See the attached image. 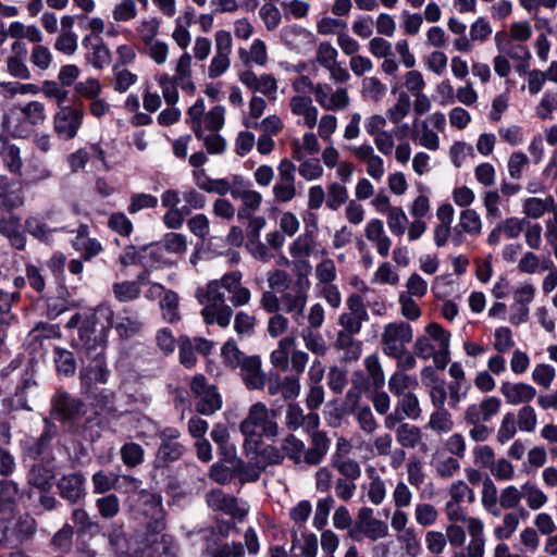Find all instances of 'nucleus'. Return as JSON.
<instances>
[{"label": "nucleus", "mask_w": 557, "mask_h": 557, "mask_svg": "<svg viewBox=\"0 0 557 557\" xmlns=\"http://www.w3.org/2000/svg\"><path fill=\"white\" fill-rule=\"evenodd\" d=\"M113 309L108 304H100L88 315L79 327V334L74 339L75 347L85 355L86 364L79 370L82 392L90 396L94 387L106 384L111 371L108 368L104 349L109 331L111 330Z\"/></svg>", "instance_id": "1"}, {"label": "nucleus", "mask_w": 557, "mask_h": 557, "mask_svg": "<svg viewBox=\"0 0 557 557\" xmlns=\"http://www.w3.org/2000/svg\"><path fill=\"white\" fill-rule=\"evenodd\" d=\"M245 436L244 449L249 456L256 454L262 436L274 437L277 434L275 414L270 411L263 403H256L250 406L247 417L239 425Z\"/></svg>", "instance_id": "2"}, {"label": "nucleus", "mask_w": 557, "mask_h": 557, "mask_svg": "<svg viewBox=\"0 0 557 557\" xmlns=\"http://www.w3.org/2000/svg\"><path fill=\"white\" fill-rule=\"evenodd\" d=\"M134 517L146 525L147 533H160L165 528L162 497L140 490L133 505Z\"/></svg>", "instance_id": "3"}, {"label": "nucleus", "mask_w": 557, "mask_h": 557, "mask_svg": "<svg viewBox=\"0 0 557 557\" xmlns=\"http://www.w3.org/2000/svg\"><path fill=\"white\" fill-rule=\"evenodd\" d=\"M225 108L214 106L206 112V104L202 98L196 102L186 112V123L189 125L196 138L203 137L206 132H220L225 124Z\"/></svg>", "instance_id": "4"}, {"label": "nucleus", "mask_w": 557, "mask_h": 557, "mask_svg": "<svg viewBox=\"0 0 557 557\" xmlns=\"http://www.w3.org/2000/svg\"><path fill=\"white\" fill-rule=\"evenodd\" d=\"M309 287L308 280H296L281 293V311L290 315L297 325L305 322Z\"/></svg>", "instance_id": "5"}, {"label": "nucleus", "mask_w": 557, "mask_h": 557, "mask_svg": "<svg viewBox=\"0 0 557 557\" xmlns=\"http://www.w3.org/2000/svg\"><path fill=\"white\" fill-rule=\"evenodd\" d=\"M84 117L82 106H61L53 115V131L60 139L71 140L77 136Z\"/></svg>", "instance_id": "6"}, {"label": "nucleus", "mask_w": 557, "mask_h": 557, "mask_svg": "<svg viewBox=\"0 0 557 557\" xmlns=\"http://www.w3.org/2000/svg\"><path fill=\"white\" fill-rule=\"evenodd\" d=\"M277 180L272 187V196L276 203H287L297 196L296 165L287 158L277 164Z\"/></svg>", "instance_id": "7"}, {"label": "nucleus", "mask_w": 557, "mask_h": 557, "mask_svg": "<svg viewBox=\"0 0 557 557\" xmlns=\"http://www.w3.org/2000/svg\"><path fill=\"white\" fill-rule=\"evenodd\" d=\"M190 389L198 401L196 410L205 416H211L222 407V398L213 385H209L203 375H195L190 382Z\"/></svg>", "instance_id": "8"}, {"label": "nucleus", "mask_w": 557, "mask_h": 557, "mask_svg": "<svg viewBox=\"0 0 557 557\" xmlns=\"http://www.w3.org/2000/svg\"><path fill=\"white\" fill-rule=\"evenodd\" d=\"M413 333L406 322H392L384 326L382 333V350L386 356L396 355L412 341Z\"/></svg>", "instance_id": "9"}, {"label": "nucleus", "mask_w": 557, "mask_h": 557, "mask_svg": "<svg viewBox=\"0 0 557 557\" xmlns=\"http://www.w3.org/2000/svg\"><path fill=\"white\" fill-rule=\"evenodd\" d=\"M311 90L318 104L326 111H342L350 103L346 88L333 89L329 84L318 83L312 86Z\"/></svg>", "instance_id": "10"}, {"label": "nucleus", "mask_w": 557, "mask_h": 557, "mask_svg": "<svg viewBox=\"0 0 557 557\" xmlns=\"http://www.w3.org/2000/svg\"><path fill=\"white\" fill-rule=\"evenodd\" d=\"M360 163L366 166L367 174L374 181H381L385 175L384 160L375 152L369 143L351 145L346 148Z\"/></svg>", "instance_id": "11"}, {"label": "nucleus", "mask_w": 557, "mask_h": 557, "mask_svg": "<svg viewBox=\"0 0 557 557\" xmlns=\"http://www.w3.org/2000/svg\"><path fill=\"white\" fill-rule=\"evenodd\" d=\"M158 436L160 446L157 451V462L164 466L178 460L183 456L185 447L177 441L181 433L176 428H164L158 433Z\"/></svg>", "instance_id": "12"}, {"label": "nucleus", "mask_w": 557, "mask_h": 557, "mask_svg": "<svg viewBox=\"0 0 557 557\" xmlns=\"http://www.w3.org/2000/svg\"><path fill=\"white\" fill-rule=\"evenodd\" d=\"M502 408V400L496 396H487L469 405L463 412L466 423H487L496 417Z\"/></svg>", "instance_id": "13"}, {"label": "nucleus", "mask_w": 557, "mask_h": 557, "mask_svg": "<svg viewBox=\"0 0 557 557\" xmlns=\"http://www.w3.org/2000/svg\"><path fill=\"white\" fill-rule=\"evenodd\" d=\"M83 406L81 399L59 389L51 398V416L61 421H74L79 417Z\"/></svg>", "instance_id": "14"}, {"label": "nucleus", "mask_w": 557, "mask_h": 557, "mask_svg": "<svg viewBox=\"0 0 557 557\" xmlns=\"http://www.w3.org/2000/svg\"><path fill=\"white\" fill-rule=\"evenodd\" d=\"M239 81L249 90L260 92L269 100L276 99L277 81L273 75L263 73L258 76L252 71L247 70L239 74Z\"/></svg>", "instance_id": "15"}, {"label": "nucleus", "mask_w": 557, "mask_h": 557, "mask_svg": "<svg viewBox=\"0 0 557 557\" xmlns=\"http://www.w3.org/2000/svg\"><path fill=\"white\" fill-rule=\"evenodd\" d=\"M144 322L139 313L132 308H124L112 319L111 327H114L121 338H131L140 333Z\"/></svg>", "instance_id": "16"}, {"label": "nucleus", "mask_w": 557, "mask_h": 557, "mask_svg": "<svg viewBox=\"0 0 557 557\" xmlns=\"http://www.w3.org/2000/svg\"><path fill=\"white\" fill-rule=\"evenodd\" d=\"M86 479L81 472L62 475L57 482L59 495L71 504H76L86 495Z\"/></svg>", "instance_id": "17"}, {"label": "nucleus", "mask_w": 557, "mask_h": 557, "mask_svg": "<svg viewBox=\"0 0 557 557\" xmlns=\"http://www.w3.org/2000/svg\"><path fill=\"white\" fill-rule=\"evenodd\" d=\"M242 278L239 271H231L222 276L224 290L231 295L230 301L234 307L247 306L251 300V292L242 285Z\"/></svg>", "instance_id": "18"}, {"label": "nucleus", "mask_w": 557, "mask_h": 557, "mask_svg": "<svg viewBox=\"0 0 557 557\" xmlns=\"http://www.w3.org/2000/svg\"><path fill=\"white\" fill-rule=\"evenodd\" d=\"M176 546L171 536L160 533H147L146 544L140 557H175Z\"/></svg>", "instance_id": "19"}, {"label": "nucleus", "mask_w": 557, "mask_h": 557, "mask_svg": "<svg viewBox=\"0 0 557 557\" xmlns=\"http://www.w3.org/2000/svg\"><path fill=\"white\" fill-rule=\"evenodd\" d=\"M499 391L506 403L511 406L528 404L536 396V389L532 385L523 382H503Z\"/></svg>", "instance_id": "20"}, {"label": "nucleus", "mask_w": 557, "mask_h": 557, "mask_svg": "<svg viewBox=\"0 0 557 557\" xmlns=\"http://www.w3.org/2000/svg\"><path fill=\"white\" fill-rule=\"evenodd\" d=\"M207 504L210 508L242 520L247 510L238 506L237 499L234 496L226 495L221 490H213L207 495Z\"/></svg>", "instance_id": "21"}, {"label": "nucleus", "mask_w": 557, "mask_h": 557, "mask_svg": "<svg viewBox=\"0 0 557 557\" xmlns=\"http://www.w3.org/2000/svg\"><path fill=\"white\" fill-rule=\"evenodd\" d=\"M12 55L7 59V69L11 76L20 79H29L30 71L26 65L28 50L26 45L16 40L11 46Z\"/></svg>", "instance_id": "22"}, {"label": "nucleus", "mask_w": 557, "mask_h": 557, "mask_svg": "<svg viewBox=\"0 0 557 557\" xmlns=\"http://www.w3.org/2000/svg\"><path fill=\"white\" fill-rule=\"evenodd\" d=\"M366 238L375 247L381 257H387L392 247V239L384 230L383 221L371 219L364 227Z\"/></svg>", "instance_id": "23"}, {"label": "nucleus", "mask_w": 557, "mask_h": 557, "mask_svg": "<svg viewBox=\"0 0 557 557\" xmlns=\"http://www.w3.org/2000/svg\"><path fill=\"white\" fill-rule=\"evenodd\" d=\"M240 369V376L249 389H261L265 385V374L261 370V360L258 356H248Z\"/></svg>", "instance_id": "24"}, {"label": "nucleus", "mask_w": 557, "mask_h": 557, "mask_svg": "<svg viewBox=\"0 0 557 557\" xmlns=\"http://www.w3.org/2000/svg\"><path fill=\"white\" fill-rule=\"evenodd\" d=\"M470 541L466 547V557H484L485 533L484 523L480 518H472L468 524Z\"/></svg>", "instance_id": "25"}, {"label": "nucleus", "mask_w": 557, "mask_h": 557, "mask_svg": "<svg viewBox=\"0 0 557 557\" xmlns=\"http://www.w3.org/2000/svg\"><path fill=\"white\" fill-rule=\"evenodd\" d=\"M389 535V529L385 521L374 519L368 523L356 525L349 530V536L352 540L360 541L366 537L370 541L376 542L383 540Z\"/></svg>", "instance_id": "26"}, {"label": "nucleus", "mask_w": 557, "mask_h": 557, "mask_svg": "<svg viewBox=\"0 0 557 557\" xmlns=\"http://www.w3.org/2000/svg\"><path fill=\"white\" fill-rule=\"evenodd\" d=\"M289 109L293 114L302 116V124L313 128L318 123V109L312 104L308 96H294L289 101Z\"/></svg>", "instance_id": "27"}, {"label": "nucleus", "mask_w": 557, "mask_h": 557, "mask_svg": "<svg viewBox=\"0 0 557 557\" xmlns=\"http://www.w3.org/2000/svg\"><path fill=\"white\" fill-rule=\"evenodd\" d=\"M233 309L226 304H207L201 310V317L207 324H218L227 327L231 323Z\"/></svg>", "instance_id": "28"}, {"label": "nucleus", "mask_w": 557, "mask_h": 557, "mask_svg": "<svg viewBox=\"0 0 557 557\" xmlns=\"http://www.w3.org/2000/svg\"><path fill=\"white\" fill-rule=\"evenodd\" d=\"M88 227L82 225L78 230L77 236L73 239V248L82 253L85 261L91 260L102 251L101 244L96 238L87 237Z\"/></svg>", "instance_id": "29"}, {"label": "nucleus", "mask_w": 557, "mask_h": 557, "mask_svg": "<svg viewBox=\"0 0 557 557\" xmlns=\"http://www.w3.org/2000/svg\"><path fill=\"white\" fill-rule=\"evenodd\" d=\"M20 107H14L3 116L2 127L13 137L24 138L30 129Z\"/></svg>", "instance_id": "30"}, {"label": "nucleus", "mask_w": 557, "mask_h": 557, "mask_svg": "<svg viewBox=\"0 0 557 557\" xmlns=\"http://www.w3.org/2000/svg\"><path fill=\"white\" fill-rule=\"evenodd\" d=\"M411 138L416 144L428 150L436 151L440 149V137L426 121H420L414 124Z\"/></svg>", "instance_id": "31"}, {"label": "nucleus", "mask_w": 557, "mask_h": 557, "mask_svg": "<svg viewBox=\"0 0 557 557\" xmlns=\"http://www.w3.org/2000/svg\"><path fill=\"white\" fill-rule=\"evenodd\" d=\"M17 494L18 488L14 482L0 481V523L12 518L13 504Z\"/></svg>", "instance_id": "32"}, {"label": "nucleus", "mask_w": 557, "mask_h": 557, "mask_svg": "<svg viewBox=\"0 0 557 557\" xmlns=\"http://www.w3.org/2000/svg\"><path fill=\"white\" fill-rule=\"evenodd\" d=\"M311 512L312 506L309 500H300L289 510V518L294 522V528L292 530L293 548H295L299 542L298 532L305 531V523L309 519Z\"/></svg>", "instance_id": "33"}, {"label": "nucleus", "mask_w": 557, "mask_h": 557, "mask_svg": "<svg viewBox=\"0 0 557 557\" xmlns=\"http://www.w3.org/2000/svg\"><path fill=\"white\" fill-rule=\"evenodd\" d=\"M330 448V440L323 432L314 431L311 435V446L305 450V461L319 465Z\"/></svg>", "instance_id": "34"}, {"label": "nucleus", "mask_w": 557, "mask_h": 557, "mask_svg": "<svg viewBox=\"0 0 557 557\" xmlns=\"http://www.w3.org/2000/svg\"><path fill=\"white\" fill-rule=\"evenodd\" d=\"M318 243L311 231H305L289 245L288 252L292 258H309L315 252Z\"/></svg>", "instance_id": "35"}, {"label": "nucleus", "mask_w": 557, "mask_h": 557, "mask_svg": "<svg viewBox=\"0 0 557 557\" xmlns=\"http://www.w3.org/2000/svg\"><path fill=\"white\" fill-rule=\"evenodd\" d=\"M0 233L10 239L14 248L18 250L25 248L26 238L20 231V218L17 215H10L9 219L0 218Z\"/></svg>", "instance_id": "36"}, {"label": "nucleus", "mask_w": 557, "mask_h": 557, "mask_svg": "<svg viewBox=\"0 0 557 557\" xmlns=\"http://www.w3.org/2000/svg\"><path fill=\"white\" fill-rule=\"evenodd\" d=\"M517 267L521 273L531 275L553 268V261L549 258L541 260L535 252L528 250L519 259Z\"/></svg>", "instance_id": "37"}, {"label": "nucleus", "mask_w": 557, "mask_h": 557, "mask_svg": "<svg viewBox=\"0 0 557 557\" xmlns=\"http://www.w3.org/2000/svg\"><path fill=\"white\" fill-rule=\"evenodd\" d=\"M235 199L242 201V206L237 211V219L245 221L246 218H251L261 207L262 195L256 189H247L246 191L238 195Z\"/></svg>", "instance_id": "38"}, {"label": "nucleus", "mask_w": 557, "mask_h": 557, "mask_svg": "<svg viewBox=\"0 0 557 557\" xmlns=\"http://www.w3.org/2000/svg\"><path fill=\"white\" fill-rule=\"evenodd\" d=\"M481 504L483 508L491 513L493 517L500 516V509L498 507L499 504V495L498 490L490 476H485L482 482V492H481Z\"/></svg>", "instance_id": "39"}, {"label": "nucleus", "mask_w": 557, "mask_h": 557, "mask_svg": "<svg viewBox=\"0 0 557 557\" xmlns=\"http://www.w3.org/2000/svg\"><path fill=\"white\" fill-rule=\"evenodd\" d=\"M53 478L54 471L52 467L42 462L33 465L27 475L28 483L42 491L51 487Z\"/></svg>", "instance_id": "40"}, {"label": "nucleus", "mask_w": 557, "mask_h": 557, "mask_svg": "<svg viewBox=\"0 0 557 557\" xmlns=\"http://www.w3.org/2000/svg\"><path fill=\"white\" fill-rule=\"evenodd\" d=\"M370 482L366 486L367 497L369 502L375 506L381 505L387 493L385 480L382 479L375 469L367 470Z\"/></svg>", "instance_id": "41"}, {"label": "nucleus", "mask_w": 557, "mask_h": 557, "mask_svg": "<svg viewBox=\"0 0 557 557\" xmlns=\"http://www.w3.org/2000/svg\"><path fill=\"white\" fill-rule=\"evenodd\" d=\"M294 346H295V337H293V336L283 337L278 342L277 347L270 355V361H271L272 366L282 371L288 370L289 355H290V350L293 349Z\"/></svg>", "instance_id": "42"}, {"label": "nucleus", "mask_w": 557, "mask_h": 557, "mask_svg": "<svg viewBox=\"0 0 557 557\" xmlns=\"http://www.w3.org/2000/svg\"><path fill=\"white\" fill-rule=\"evenodd\" d=\"M395 436L403 448H416L422 440L421 430L410 423H400L395 430Z\"/></svg>", "instance_id": "43"}, {"label": "nucleus", "mask_w": 557, "mask_h": 557, "mask_svg": "<svg viewBox=\"0 0 557 557\" xmlns=\"http://www.w3.org/2000/svg\"><path fill=\"white\" fill-rule=\"evenodd\" d=\"M525 513L523 507H520L519 512L509 511L505 513L502 523L494 529V536L499 541L508 540L518 529L520 517Z\"/></svg>", "instance_id": "44"}, {"label": "nucleus", "mask_w": 557, "mask_h": 557, "mask_svg": "<svg viewBox=\"0 0 557 557\" xmlns=\"http://www.w3.org/2000/svg\"><path fill=\"white\" fill-rule=\"evenodd\" d=\"M522 499L531 510H539L548 502V496L533 482L527 481L522 485Z\"/></svg>", "instance_id": "45"}, {"label": "nucleus", "mask_w": 557, "mask_h": 557, "mask_svg": "<svg viewBox=\"0 0 557 557\" xmlns=\"http://www.w3.org/2000/svg\"><path fill=\"white\" fill-rule=\"evenodd\" d=\"M222 277L213 280L205 288H198L197 297L201 304H225Z\"/></svg>", "instance_id": "46"}, {"label": "nucleus", "mask_w": 557, "mask_h": 557, "mask_svg": "<svg viewBox=\"0 0 557 557\" xmlns=\"http://www.w3.org/2000/svg\"><path fill=\"white\" fill-rule=\"evenodd\" d=\"M553 205L554 199L552 196H548L544 199L530 197L523 200L522 211L528 218L536 220L542 218L545 212L549 211Z\"/></svg>", "instance_id": "47"}, {"label": "nucleus", "mask_w": 557, "mask_h": 557, "mask_svg": "<svg viewBox=\"0 0 557 557\" xmlns=\"http://www.w3.org/2000/svg\"><path fill=\"white\" fill-rule=\"evenodd\" d=\"M395 409L410 420H418L422 412L419 399L412 392L398 397Z\"/></svg>", "instance_id": "48"}, {"label": "nucleus", "mask_w": 557, "mask_h": 557, "mask_svg": "<svg viewBox=\"0 0 557 557\" xmlns=\"http://www.w3.org/2000/svg\"><path fill=\"white\" fill-rule=\"evenodd\" d=\"M418 381L416 377L408 375L401 371L393 373L388 380L389 392L397 397L407 394V391L416 388Z\"/></svg>", "instance_id": "49"}, {"label": "nucleus", "mask_w": 557, "mask_h": 557, "mask_svg": "<svg viewBox=\"0 0 557 557\" xmlns=\"http://www.w3.org/2000/svg\"><path fill=\"white\" fill-rule=\"evenodd\" d=\"M457 226L470 236H478L482 232V220L475 210L465 209L460 212Z\"/></svg>", "instance_id": "50"}, {"label": "nucleus", "mask_w": 557, "mask_h": 557, "mask_svg": "<svg viewBox=\"0 0 557 557\" xmlns=\"http://www.w3.org/2000/svg\"><path fill=\"white\" fill-rule=\"evenodd\" d=\"M193 17V12H186L184 16L175 20V29L173 30L172 38L182 49H186L190 44L191 37L187 26L191 24Z\"/></svg>", "instance_id": "51"}, {"label": "nucleus", "mask_w": 557, "mask_h": 557, "mask_svg": "<svg viewBox=\"0 0 557 557\" xmlns=\"http://www.w3.org/2000/svg\"><path fill=\"white\" fill-rule=\"evenodd\" d=\"M238 53L245 63L253 62L257 65L263 66L268 62L267 46L261 39H255L252 41L249 52L242 48Z\"/></svg>", "instance_id": "52"}, {"label": "nucleus", "mask_w": 557, "mask_h": 557, "mask_svg": "<svg viewBox=\"0 0 557 557\" xmlns=\"http://www.w3.org/2000/svg\"><path fill=\"white\" fill-rule=\"evenodd\" d=\"M221 355L224 363L232 369L240 368L247 359V356L239 350L237 343L233 338H230L224 343L221 349Z\"/></svg>", "instance_id": "53"}, {"label": "nucleus", "mask_w": 557, "mask_h": 557, "mask_svg": "<svg viewBox=\"0 0 557 557\" xmlns=\"http://www.w3.org/2000/svg\"><path fill=\"white\" fill-rule=\"evenodd\" d=\"M138 77L126 69H121L119 65L113 66V74L111 77V85L113 89L120 94L127 91V89L137 82Z\"/></svg>", "instance_id": "54"}, {"label": "nucleus", "mask_w": 557, "mask_h": 557, "mask_svg": "<svg viewBox=\"0 0 557 557\" xmlns=\"http://www.w3.org/2000/svg\"><path fill=\"white\" fill-rule=\"evenodd\" d=\"M163 319L169 323H175L181 319L178 311V296L173 290H166L160 301Z\"/></svg>", "instance_id": "55"}, {"label": "nucleus", "mask_w": 557, "mask_h": 557, "mask_svg": "<svg viewBox=\"0 0 557 557\" xmlns=\"http://www.w3.org/2000/svg\"><path fill=\"white\" fill-rule=\"evenodd\" d=\"M120 455L123 463L126 467L135 468L143 463L145 450L139 444L128 442L121 447Z\"/></svg>", "instance_id": "56"}, {"label": "nucleus", "mask_w": 557, "mask_h": 557, "mask_svg": "<svg viewBox=\"0 0 557 557\" xmlns=\"http://www.w3.org/2000/svg\"><path fill=\"white\" fill-rule=\"evenodd\" d=\"M386 215V223L389 232L397 237L405 234L408 218L401 207H394Z\"/></svg>", "instance_id": "57"}, {"label": "nucleus", "mask_w": 557, "mask_h": 557, "mask_svg": "<svg viewBox=\"0 0 557 557\" xmlns=\"http://www.w3.org/2000/svg\"><path fill=\"white\" fill-rule=\"evenodd\" d=\"M403 550L409 557H418L422 552L421 541L413 529H407L397 535Z\"/></svg>", "instance_id": "58"}, {"label": "nucleus", "mask_w": 557, "mask_h": 557, "mask_svg": "<svg viewBox=\"0 0 557 557\" xmlns=\"http://www.w3.org/2000/svg\"><path fill=\"white\" fill-rule=\"evenodd\" d=\"M0 199V218L2 219H9L10 215H14L12 211L20 208L24 202L21 189H9Z\"/></svg>", "instance_id": "59"}, {"label": "nucleus", "mask_w": 557, "mask_h": 557, "mask_svg": "<svg viewBox=\"0 0 557 557\" xmlns=\"http://www.w3.org/2000/svg\"><path fill=\"white\" fill-rule=\"evenodd\" d=\"M25 120L27 121V125L32 131L33 126L40 125L46 120V108L45 104L39 101H30L24 107H20Z\"/></svg>", "instance_id": "60"}, {"label": "nucleus", "mask_w": 557, "mask_h": 557, "mask_svg": "<svg viewBox=\"0 0 557 557\" xmlns=\"http://www.w3.org/2000/svg\"><path fill=\"white\" fill-rule=\"evenodd\" d=\"M522 500V486L507 485L499 493V509H515L520 508Z\"/></svg>", "instance_id": "61"}, {"label": "nucleus", "mask_w": 557, "mask_h": 557, "mask_svg": "<svg viewBox=\"0 0 557 557\" xmlns=\"http://www.w3.org/2000/svg\"><path fill=\"white\" fill-rule=\"evenodd\" d=\"M95 506L103 519H112L120 512V500L115 494H109L96 499Z\"/></svg>", "instance_id": "62"}, {"label": "nucleus", "mask_w": 557, "mask_h": 557, "mask_svg": "<svg viewBox=\"0 0 557 557\" xmlns=\"http://www.w3.org/2000/svg\"><path fill=\"white\" fill-rule=\"evenodd\" d=\"M335 500L332 496H326L317 502L312 524L317 530H322L329 520L330 512L334 507Z\"/></svg>", "instance_id": "63"}, {"label": "nucleus", "mask_w": 557, "mask_h": 557, "mask_svg": "<svg viewBox=\"0 0 557 557\" xmlns=\"http://www.w3.org/2000/svg\"><path fill=\"white\" fill-rule=\"evenodd\" d=\"M410 108V97L403 91L398 95L396 103L386 111V116L392 123L397 124L408 115Z\"/></svg>", "instance_id": "64"}]
</instances>
